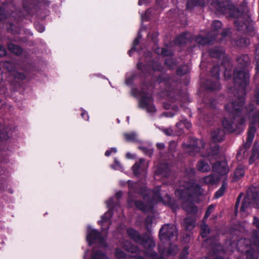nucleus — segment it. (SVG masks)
Here are the masks:
<instances>
[{
    "instance_id": "obj_46",
    "label": "nucleus",
    "mask_w": 259,
    "mask_h": 259,
    "mask_svg": "<svg viewBox=\"0 0 259 259\" xmlns=\"http://www.w3.org/2000/svg\"><path fill=\"white\" fill-rule=\"evenodd\" d=\"M240 197H241V196H240V195L238 196V200L239 199H240Z\"/></svg>"
},
{
    "instance_id": "obj_12",
    "label": "nucleus",
    "mask_w": 259,
    "mask_h": 259,
    "mask_svg": "<svg viewBox=\"0 0 259 259\" xmlns=\"http://www.w3.org/2000/svg\"><path fill=\"white\" fill-rule=\"evenodd\" d=\"M223 124L224 127L229 132H232L234 130L233 126H232V123L227 119H225L223 120Z\"/></svg>"
},
{
    "instance_id": "obj_20",
    "label": "nucleus",
    "mask_w": 259,
    "mask_h": 259,
    "mask_svg": "<svg viewBox=\"0 0 259 259\" xmlns=\"http://www.w3.org/2000/svg\"><path fill=\"white\" fill-rule=\"evenodd\" d=\"M249 205L248 199L246 198L242 202V206L241 207V211H245Z\"/></svg>"
},
{
    "instance_id": "obj_45",
    "label": "nucleus",
    "mask_w": 259,
    "mask_h": 259,
    "mask_svg": "<svg viewBox=\"0 0 259 259\" xmlns=\"http://www.w3.org/2000/svg\"><path fill=\"white\" fill-rule=\"evenodd\" d=\"M170 144H173L174 145H175V143L174 142H173V143H171Z\"/></svg>"
},
{
    "instance_id": "obj_23",
    "label": "nucleus",
    "mask_w": 259,
    "mask_h": 259,
    "mask_svg": "<svg viewBox=\"0 0 259 259\" xmlns=\"http://www.w3.org/2000/svg\"><path fill=\"white\" fill-rule=\"evenodd\" d=\"M112 167L115 169H122V166L120 164L119 162L116 159L114 160V162L113 165H112Z\"/></svg>"
},
{
    "instance_id": "obj_38",
    "label": "nucleus",
    "mask_w": 259,
    "mask_h": 259,
    "mask_svg": "<svg viewBox=\"0 0 259 259\" xmlns=\"http://www.w3.org/2000/svg\"><path fill=\"white\" fill-rule=\"evenodd\" d=\"M126 156L128 159H131V158H133L134 157V155H133L131 153H127L126 155Z\"/></svg>"
},
{
    "instance_id": "obj_1",
    "label": "nucleus",
    "mask_w": 259,
    "mask_h": 259,
    "mask_svg": "<svg viewBox=\"0 0 259 259\" xmlns=\"http://www.w3.org/2000/svg\"><path fill=\"white\" fill-rule=\"evenodd\" d=\"M243 102L244 99L241 98L239 99V103L237 105H234L233 103H230L226 106V109L234 114L235 123H239L240 125L243 124L245 121L244 118L238 111L243 105Z\"/></svg>"
},
{
    "instance_id": "obj_19",
    "label": "nucleus",
    "mask_w": 259,
    "mask_h": 259,
    "mask_svg": "<svg viewBox=\"0 0 259 259\" xmlns=\"http://www.w3.org/2000/svg\"><path fill=\"white\" fill-rule=\"evenodd\" d=\"M182 125H184L187 128H189L191 126V123L186 119L183 120L180 122L178 123L176 126L179 127Z\"/></svg>"
},
{
    "instance_id": "obj_11",
    "label": "nucleus",
    "mask_w": 259,
    "mask_h": 259,
    "mask_svg": "<svg viewBox=\"0 0 259 259\" xmlns=\"http://www.w3.org/2000/svg\"><path fill=\"white\" fill-rule=\"evenodd\" d=\"M255 131H256L255 128L253 126H252V125L250 126V128H249V130L248 132V142H251L253 140Z\"/></svg>"
},
{
    "instance_id": "obj_25",
    "label": "nucleus",
    "mask_w": 259,
    "mask_h": 259,
    "mask_svg": "<svg viewBox=\"0 0 259 259\" xmlns=\"http://www.w3.org/2000/svg\"><path fill=\"white\" fill-rule=\"evenodd\" d=\"M140 38L139 37L136 38L133 42V48L132 49L128 52L129 54L131 55V53L135 49V47L139 44Z\"/></svg>"
},
{
    "instance_id": "obj_3",
    "label": "nucleus",
    "mask_w": 259,
    "mask_h": 259,
    "mask_svg": "<svg viewBox=\"0 0 259 259\" xmlns=\"http://www.w3.org/2000/svg\"><path fill=\"white\" fill-rule=\"evenodd\" d=\"M139 106L149 113H153L156 111L152 100L149 96L143 97L139 101Z\"/></svg>"
},
{
    "instance_id": "obj_34",
    "label": "nucleus",
    "mask_w": 259,
    "mask_h": 259,
    "mask_svg": "<svg viewBox=\"0 0 259 259\" xmlns=\"http://www.w3.org/2000/svg\"><path fill=\"white\" fill-rule=\"evenodd\" d=\"M183 253L184 254V255H182L180 259H187L186 256L188 254L187 250H185Z\"/></svg>"
},
{
    "instance_id": "obj_2",
    "label": "nucleus",
    "mask_w": 259,
    "mask_h": 259,
    "mask_svg": "<svg viewBox=\"0 0 259 259\" xmlns=\"http://www.w3.org/2000/svg\"><path fill=\"white\" fill-rule=\"evenodd\" d=\"M187 188H181L176 192L179 197H186L187 195H199L202 193L201 188L197 185L187 184Z\"/></svg>"
},
{
    "instance_id": "obj_48",
    "label": "nucleus",
    "mask_w": 259,
    "mask_h": 259,
    "mask_svg": "<svg viewBox=\"0 0 259 259\" xmlns=\"http://www.w3.org/2000/svg\"><path fill=\"white\" fill-rule=\"evenodd\" d=\"M3 17V16H1V14H0V17Z\"/></svg>"
},
{
    "instance_id": "obj_33",
    "label": "nucleus",
    "mask_w": 259,
    "mask_h": 259,
    "mask_svg": "<svg viewBox=\"0 0 259 259\" xmlns=\"http://www.w3.org/2000/svg\"><path fill=\"white\" fill-rule=\"evenodd\" d=\"M213 25L217 27H220L221 26V22L219 21H214L213 23Z\"/></svg>"
},
{
    "instance_id": "obj_5",
    "label": "nucleus",
    "mask_w": 259,
    "mask_h": 259,
    "mask_svg": "<svg viewBox=\"0 0 259 259\" xmlns=\"http://www.w3.org/2000/svg\"><path fill=\"white\" fill-rule=\"evenodd\" d=\"M213 170L221 174L222 175H226L229 171V169L226 161L222 162H217L213 166Z\"/></svg>"
},
{
    "instance_id": "obj_9",
    "label": "nucleus",
    "mask_w": 259,
    "mask_h": 259,
    "mask_svg": "<svg viewBox=\"0 0 259 259\" xmlns=\"http://www.w3.org/2000/svg\"><path fill=\"white\" fill-rule=\"evenodd\" d=\"M8 47L10 52L17 55H20L22 52V49L19 46L13 44H9Z\"/></svg>"
},
{
    "instance_id": "obj_44",
    "label": "nucleus",
    "mask_w": 259,
    "mask_h": 259,
    "mask_svg": "<svg viewBox=\"0 0 259 259\" xmlns=\"http://www.w3.org/2000/svg\"><path fill=\"white\" fill-rule=\"evenodd\" d=\"M87 115V116H87V117L85 118V119H86L87 120H88V115Z\"/></svg>"
},
{
    "instance_id": "obj_36",
    "label": "nucleus",
    "mask_w": 259,
    "mask_h": 259,
    "mask_svg": "<svg viewBox=\"0 0 259 259\" xmlns=\"http://www.w3.org/2000/svg\"><path fill=\"white\" fill-rule=\"evenodd\" d=\"M164 115L167 117H172L174 114H171L170 111H167L164 113Z\"/></svg>"
},
{
    "instance_id": "obj_8",
    "label": "nucleus",
    "mask_w": 259,
    "mask_h": 259,
    "mask_svg": "<svg viewBox=\"0 0 259 259\" xmlns=\"http://www.w3.org/2000/svg\"><path fill=\"white\" fill-rule=\"evenodd\" d=\"M112 216V212L110 211H107L104 215L102 217L101 221H100V223L102 226V228L104 229L103 227H108L109 225V219Z\"/></svg>"
},
{
    "instance_id": "obj_13",
    "label": "nucleus",
    "mask_w": 259,
    "mask_h": 259,
    "mask_svg": "<svg viewBox=\"0 0 259 259\" xmlns=\"http://www.w3.org/2000/svg\"><path fill=\"white\" fill-rule=\"evenodd\" d=\"M244 175V169L242 167H238L234 172V177L236 179H239Z\"/></svg>"
},
{
    "instance_id": "obj_14",
    "label": "nucleus",
    "mask_w": 259,
    "mask_h": 259,
    "mask_svg": "<svg viewBox=\"0 0 259 259\" xmlns=\"http://www.w3.org/2000/svg\"><path fill=\"white\" fill-rule=\"evenodd\" d=\"M250 163L256 162V164H259V152L255 151L253 152L252 156L249 160Z\"/></svg>"
},
{
    "instance_id": "obj_41",
    "label": "nucleus",
    "mask_w": 259,
    "mask_h": 259,
    "mask_svg": "<svg viewBox=\"0 0 259 259\" xmlns=\"http://www.w3.org/2000/svg\"><path fill=\"white\" fill-rule=\"evenodd\" d=\"M254 224L255 225V226L259 228V221H255L254 222Z\"/></svg>"
},
{
    "instance_id": "obj_32",
    "label": "nucleus",
    "mask_w": 259,
    "mask_h": 259,
    "mask_svg": "<svg viewBox=\"0 0 259 259\" xmlns=\"http://www.w3.org/2000/svg\"><path fill=\"white\" fill-rule=\"evenodd\" d=\"M136 205L137 207H138L139 209L144 210V206L143 204L140 202H137L136 203Z\"/></svg>"
},
{
    "instance_id": "obj_47",
    "label": "nucleus",
    "mask_w": 259,
    "mask_h": 259,
    "mask_svg": "<svg viewBox=\"0 0 259 259\" xmlns=\"http://www.w3.org/2000/svg\"><path fill=\"white\" fill-rule=\"evenodd\" d=\"M230 122L232 123V125H233V123H235L234 122H233L232 121H230Z\"/></svg>"
},
{
    "instance_id": "obj_40",
    "label": "nucleus",
    "mask_w": 259,
    "mask_h": 259,
    "mask_svg": "<svg viewBox=\"0 0 259 259\" xmlns=\"http://www.w3.org/2000/svg\"><path fill=\"white\" fill-rule=\"evenodd\" d=\"M146 0H139V5H141L143 4Z\"/></svg>"
},
{
    "instance_id": "obj_24",
    "label": "nucleus",
    "mask_w": 259,
    "mask_h": 259,
    "mask_svg": "<svg viewBox=\"0 0 259 259\" xmlns=\"http://www.w3.org/2000/svg\"><path fill=\"white\" fill-rule=\"evenodd\" d=\"M249 77V74L247 73H244L243 72H240L238 75V77L240 79H242L243 77H244L245 80L248 79Z\"/></svg>"
},
{
    "instance_id": "obj_39",
    "label": "nucleus",
    "mask_w": 259,
    "mask_h": 259,
    "mask_svg": "<svg viewBox=\"0 0 259 259\" xmlns=\"http://www.w3.org/2000/svg\"><path fill=\"white\" fill-rule=\"evenodd\" d=\"M157 145L159 149H163L164 147V145L163 143H158Z\"/></svg>"
},
{
    "instance_id": "obj_21",
    "label": "nucleus",
    "mask_w": 259,
    "mask_h": 259,
    "mask_svg": "<svg viewBox=\"0 0 259 259\" xmlns=\"http://www.w3.org/2000/svg\"><path fill=\"white\" fill-rule=\"evenodd\" d=\"M143 162V160H140L138 163H136L134 164V165L133 166V172L136 174L138 172V169L140 168V164H142Z\"/></svg>"
},
{
    "instance_id": "obj_22",
    "label": "nucleus",
    "mask_w": 259,
    "mask_h": 259,
    "mask_svg": "<svg viewBox=\"0 0 259 259\" xmlns=\"http://www.w3.org/2000/svg\"><path fill=\"white\" fill-rule=\"evenodd\" d=\"M183 207L189 212L195 213L197 211V208L192 205H191L188 207H185V206L184 205Z\"/></svg>"
},
{
    "instance_id": "obj_31",
    "label": "nucleus",
    "mask_w": 259,
    "mask_h": 259,
    "mask_svg": "<svg viewBox=\"0 0 259 259\" xmlns=\"http://www.w3.org/2000/svg\"><path fill=\"white\" fill-rule=\"evenodd\" d=\"M95 259H106V256L102 253H99L98 255L94 256Z\"/></svg>"
},
{
    "instance_id": "obj_43",
    "label": "nucleus",
    "mask_w": 259,
    "mask_h": 259,
    "mask_svg": "<svg viewBox=\"0 0 259 259\" xmlns=\"http://www.w3.org/2000/svg\"><path fill=\"white\" fill-rule=\"evenodd\" d=\"M85 111H84L83 112H82V116L83 115H85Z\"/></svg>"
},
{
    "instance_id": "obj_30",
    "label": "nucleus",
    "mask_w": 259,
    "mask_h": 259,
    "mask_svg": "<svg viewBox=\"0 0 259 259\" xmlns=\"http://www.w3.org/2000/svg\"><path fill=\"white\" fill-rule=\"evenodd\" d=\"M164 133L166 135L170 136L174 134L173 131L170 128H168L164 130Z\"/></svg>"
},
{
    "instance_id": "obj_15",
    "label": "nucleus",
    "mask_w": 259,
    "mask_h": 259,
    "mask_svg": "<svg viewBox=\"0 0 259 259\" xmlns=\"http://www.w3.org/2000/svg\"><path fill=\"white\" fill-rule=\"evenodd\" d=\"M227 188V184L224 183L221 187L220 188V189L215 193V196L216 198H219L222 196L224 192L225 189Z\"/></svg>"
},
{
    "instance_id": "obj_27",
    "label": "nucleus",
    "mask_w": 259,
    "mask_h": 259,
    "mask_svg": "<svg viewBox=\"0 0 259 259\" xmlns=\"http://www.w3.org/2000/svg\"><path fill=\"white\" fill-rule=\"evenodd\" d=\"M204 182L206 183H213L214 181L212 176H209L205 178Z\"/></svg>"
},
{
    "instance_id": "obj_35",
    "label": "nucleus",
    "mask_w": 259,
    "mask_h": 259,
    "mask_svg": "<svg viewBox=\"0 0 259 259\" xmlns=\"http://www.w3.org/2000/svg\"><path fill=\"white\" fill-rule=\"evenodd\" d=\"M116 256L118 257L123 256L122 252H120V251H118V250L116 251Z\"/></svg>"
},
{
    "instance_id": "obj_4",
    "label": "nucleus",
    "mask_w": 259,
    "mask_h": 259,
    "mask_svg": "<svg viewBox=\"0 0 259 259\" xmlns=\"http://www.w3.org/2000/svg\"><path fill=\"white\" fill-rule=\"evenodd\" d=\"M87 239L89 244H92L94 242L101 243L103 240V239L101 238L100 235L96 230L90 228L88 229Z\"/></svg>"
},
{
    "instance_id": "obj_42",
    "label": "nucleus",
    "mask_w": 259,
    "mask_h": 259,
    "mask_svg": "<svg viewBox=\"0 0 259 259\" xmlns=\"http://www.w3.org/2000/svg\"><path fill=\"white\" fill-rule=\"evenodd\" d=\"M161 54L163 55H166L167 54H166V53L165 52L164 50H162L161 51Z\"/></svg>"
},
{
    "instance_id": "obj_7",
    "label": "nucleus",
    "mask_w": 259,
    "mask_h": 259,
    "mask_svg": "<svg viewBox=\"0 0 259 259\" xmlns=\"http://www.w3.org/2000/svg\"><path fill=\"white\" fill-rule=\"evenodd\" d=\"M224 131L219 129L214 131L211 134L212 139L215 142L222 141L224 139Z\"/></svg>"
},
{
    "instance_id": "obj_16",
    "label": "nucleus",
    "mask_w": 259,
    "mask_h": 259,
    "mask_svg": "<svg viewBox=\"0 0 259 259\" xmlns=\"http://www.w3.org/2000/svg\"><path fill=\"white\" fill-rule=\"evenodd\" d=\"M201 234L202 236L203 237H205L209 232V229L208 228V226L204 223H202V224L201 225Z\"/></svg>"
},
{
    "instance_id": "obj_6",
    "label": "nucleus",
    "mask_w": 259,
    "mask_h": 259,
    "mask_svg": "<svg viewBox=\"0 0 259 259\" xmlns=\"http://www.w3.org/2000/svg\"><path fill=\"white\" fill-rule=\"evenodd\" d=\"M160 234L162 235L174 236L177 235V230L175 226L165 225L160 231Z\"/></svg>"
},
{
    "instance_id": "obj_26",
    "label": "nucleus",
    "mask_w": 259,
    "mask_h": 259,
    "mask_svg": "<svg viewBox=\"0 0 259 259\" xmlns=\"http://www.w3.org/2000/svg\"><path fill=\"white\" fill-rule=\"evenodd\" d=\"M117 150L115 148H112L108 150H107L105 152V155L106 156H109L111 155V153H115L116 152Z\"/></svg>"
},
{
    "instance_id": "obj_10",
    "label": "nucleus",
    "mask_w": 259,
    "mask_h": 259,
    "mask_svg": "<svg viewBox=\"0 0 259 259\" xmlns=\"http://www.w3.org/2000/svg\"><path fill=\"white\" fill-rule=\"evenodd\" d=\"M197 166L198 170L202 172L207 171L210 169L209 166L203 161L199 162Z\"/></svg>"
},
{
    "instance_id": "obj_17",
    "label": "nucleus",
    "mask_w": 259,
    "mask_h": 259,
    "mask_svg": "<svg viewBox=\"0 0 259 259\" xmlns=\"http://www.w3.org/2000/svg\"><path fill=\"white\" fill-rule=\"evenodd\" d=\"M124 138L127 141H134L136 139V135L135 133H125L124 134Z\"/></svg>"
},
{
    "instance_id": "obj_29",
    "label": "nucleus",
    "mask_w": 259,
    "mask_h": 259,
    "mask_svg": "<svg viewBox=\"0 0 259 259\" xmlns=\"http://www.w3.org/2000/svg\"><path fill=\"white\" fill-rule=\"evenodd\" d=\"M6 54V49L1 45H0V56L3 57Z\"/></svg>"
},
{
    "instance_id": "obj_18",
    "label": "nucleus",
    "mask_w": 259,
    "mask_h": 259,
    "mask_svg": "<svg viewBox=\"0 0 259 259\" xmlns=\"http://www.w3.org/2000/svg\"><path fill=\"white\" fill-rule=\"evenodd\" d=\"M185 226L187 230H191L195 226V222L193 221H190L189 219L185 220Z\"/></svg>"
},
{
    "instance_id": "obj_28",
    "label": "nucleus",
    "mask_w": 259,
    "mask_h": 259,
    "mask_svg": "<svg viewBox=\"0 0 259 259\" xmlns=\"http://www.w3.org/2000/svg\"><path fill=\"white\" fill-rule=\"evenodd\" d=\"M213 209V206L212 205H210L209 206L208 209L206 211L205 216L204 217V219H206L208 217Z\"/></svg>"
},
{
    "instance_id": "obj_37",
    "label": "nucleus",
    "mask_w": 259,
    "mask_h": 259,
    "mask_svg": "<svg viewBox=\"0 0 259 259\" xmlns=\"http://www.w3.org/2000/svg\"><path fill=\"white\" fill-rule=\"evenodd\" d=\"M0 139L2 140H6L8 139V137L3 134L1 133L0 134Z\"/></svg>"
}]
</instances>
